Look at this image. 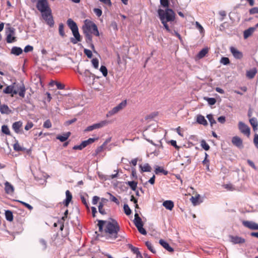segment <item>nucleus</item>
I'll use <instances>...</instances> for the list:
<instances>
[{
  "label": "nucleus",
  "instance_id": "nucleus-12",
  "mask_svg": "<svg viewBox=\"0 0 258 258\" xmlns=\"http://www.w3.org/2000/svg\"><path fill=\"white\" fill-rule=\"evenodd\" d=\"M231 142L236 147L242 149L243 147L242 140L238 136H234L232 138Z\"/></svg>",
  "mask_w": 258,
  "mask_h": 258
},
{
  "label": "nucleus",
  "instance_id": "nucleus-4",
  "mask_svg": "<svg viewBox=\"0 0 258 258\" xmlns=\"http://www.w3.org/2000/svg\"><path fill=\"white\" fill-rule=\"evenodd\" d=\"M26 88L23 84L21 85L16 84L14 83L13 85L8 86L4 90L3 93L5 94H11L12 96L17 94L24 98L25 95Z\"/></svg>",
  "mask_w": 258,
  "mask_h": 258
},
{
  "label": "nucleus",
  "instance_id": "nucleus-9",
  "mask_svg": "<svg viewBox=\"0 0 258 258\" xmlns=\"http://www.w3.org/2000/svg\"><path fill=\"white\" fill-rule=\"evenodd\" d=\"M238 128L244 135L249 137L250 135V128L244 123L242 121H240L238 123Z\"/></svg>",
  "mask_w": 258,
  "mask_h": 258
},
{
  "label": "nucleus",
  "instance_id": "nucleus-19",
  "mask_svg": "<svg viewBox=\"0 0 258 258\" xmlns=\"http://www.w3.org/2000/svg\"><path fill=\"white\" fill-rule=\"evenodd\" d=\"M159 242L160 245L167 251L169 252H173L174 251L173 248H172L166 241L163 239H160Z\"/></svg>",
  "mask_w": 258,
  "mask_h": 258
},
{
  "label": "nucleus",
  "instance_id": "nucleus-26",
  "mask_svg": "<svg viewBox=\"0 0 258 258\" xmlns=\"http://www.w3.org/2000/svg\"><path fill=\"white\" fill-rule=\"evenodd\" d=\"M66 199L63 201V204L65 206L67 207L69 205V204L71 202L72 199V196L71 193L70 192L69 190H67L66 191Z\"/></svg>",
  "mask_w": 258,
  "mask_h": 258
},
{
  "label": "nucleus",
  "instance_id": "nucleus-1",
  "mask_svg": "<svg viewBox=\"0 0 258 258\" xmlns=\"http://www.w3.org/2000/svg\"><path fill=\"white\" fill-rule=\"evenodd\" d=\"M97 225L99 231H104L108 239L115 240L118 237H124L119 234L120 227L117 221L114 219H111L110 221L98 220Z\"/></svg>",
  "mask_w": 258,
  "mask_h": 258
},
{
  "label": "nucleus",
  "instance_id": "nucleus-51",
  "mask_svg": "<svg viewBox=\"0 0 258 258\" xmlns=\"http://www.w3.org/2000/svg\"><path fill=\"white\" fill-rule=\"evenodd\" d=\"M108 194L110 196L109 199H110V200L111 201L114 202L117 205H119V201L118 200V199L116 197H115L114 196H113L112 194H111L110 193H108Z\"/></svg>",
  "mask_w": 258,
  "mask_h": 258
},
{
  "label": "nucleus",
  "instance_id": "nucleus-21",
  "mask_svg": "<svg viewBox=\"0 0 258 258\" xmlns=\"http://www.w3.org/2000/svg\"><path fill=\"white\" fill-rule=\"evenodd\" d=\"M139 168L141 172H151L152 170V168L148 163H145L143 165L140 164Z\"/></svg>",
  "mask_w": 258,
  "mask_h": 258
},
{
  "label": "nucleus",
  "instance_id": "nucleus-58",
  "mask_svg": "<svg viewBox=\"0 0 258 258\" xmlns=\"http://www.w3.org/2000/svg\"><path fill=\"white\" fill-rule=\"evenodd\" d=\"M84 51V53L87 56V57L88 58L92 57V52L91 50H90L89 49H85Z\"/></svg>",
  "mask_w": 258,
  "mask_h": 258
},
{
  "label": "nucleus",
  "instance_id": "nucleus-29",
  "mask_svg": "<svg viewBox=\"0 0 258 258\" xmlns=\"http://www.w3.org/2000/svg\"><path fill=\"white\" fill-rule=\"evenodd\" d=\"M71 133L70 132L66 133L63 135H59L56 137V139L60 142H63L66 141L70 137Z\"/></svg>",
  "mask_w": 258,
  "mask_h": 258
},
{
  "label": "nucleus",
  "instance_id": "nucleus-2",
  "mask_svg": "<svg viewBox=\"0 0 258 258\" xmlns=\"http://www.w3.org/2000/svg\"><path fill=\"white\" fill-rule=\"evenodd\" d=\"M158 14L159 17V19L164 26V27L168 32H170L172 34L173 33L175 35L179 38L181 39V36L180 34L175 31H174L173 32L170 29L167 22H171L174 21L175 19V13L174 11L169 8H167L165 10H163L162 9H158Z\"/></svg>",
  "mask_w": 258,
  "mask_h": 258
},
{
  "label": "nucleus",
  "instance_id": "nucleus-23",
  "mask_svg": "<svg viewBox=\"0 0 258 258\" xmlns=\"http://www.w3.org/2000/svg\"><path fill=\"white\" fill-rule=\"evenodd\" d=\"M162 205L167 210H172L174 207V203L170 200H167L163 203Z\"/></svg>",
  "mask_w": 258,
  "mask_h": 258
},
{
  "label": "nucleus",
  "instance_id": "nucleus-41",
  "mask_svg": "<svg viewBox=\"0 0 258 258\" xmlns=\"http://www.w3.org/2000/svg\"><path fill=\"white\" fill-rule=\"evenodd\" d=\"M204 99L206 100L210 105H213L216 102V100L214 98L205 97Z\"/></svg>",
  "mask_w": 258,
  "mask_h": 258
},
{
  "label": "nucleus",
  "instance_id": "nucleus-8",
  "mask_svg": "<svg viewBox=\"0 0 258 258\" xmlns=\"http://www.w3.org/2000/svg\"><path fill=\"white\" fill-rule=\"evenodd\" d=\"M108 123L107 120H102L96 123H94L90 126H88L85 130V132H89L95 129L100 128L106 126Z\"/></svg>",
  "mask_w": 258,
  "mask_h": 258
},
{
  "label": "nucleus",
  "instance_id": "nucleus-43",
  "mask_svg": "<svg viewBox=\"0 0 258 258\" xmlns=\"http://www.w3.org/2000/svg\"><path fill=\"white\" fill-rule=\"evenodd\" d=\"M2 132L7 135H10V131L9 130V128L8 126L6 125H3L2 126Z\"/></svg>",
  "mask_w": 258,
  "mask_h": 258
},
{
  "label": "nucleus",
  "instance_id": "nucleus-16",
  "mask_svg": "<svg viewBox=\"0 0 258 258\" xmlns=\"http://www.w3.org/2000/svg\"><path fill=\"white\" fill-rule=\"evenodd\" d=\"M230 241L234 244H239L244 243L245 240L244 238L234 236H230Z\"/></svg>",
  "mask_w": 258,
  "mask_h": 258
},
{
  "label": "nucleus",
  "instance_id": "nucleus-42",
  "mask_svg": "<svg viewBox=\"0 0 258 258\" xmlns=\"http://www.w3.org/2000/svg\"><path fill=\"white\" fill-rule=\"evenodd\" d=\"M201 146L206 151H208L210 149L209 145L204 140L201 141Z\"/></svg>",
  "mask_w": 258,
  "mask_h": 258
},
{
  "label": "nucleus",
  "instance_id": "nucleus-52",
  "mask_svg": "<svg viewBox=\"0 0 258 258\" xmlns=\"http://www.w3.org/2000/svg\"><path fill=\"white\" fill-rule=\"evenodd\" d=\"M200 195H198L196 197H192L190 199V200L193 204L194 205L196 206L198 204V201L199 199Z\"/></svg>",
  "mask_w": 258,
  "mask_h": 258
},
{
  "label": "nucleus",
  "instance_id": "nucleus-32",
  "mask_svg": "<svg viewBox=\"0 0 258 258\" xmlns=\"http://www.w3.org/2000/svg\"><path fill=\"white\" fill-rule=\"evenodd\" d=\"M0 112L2 114H9L10 110L7 105H3L0 106Z\"/></svg>",
  "mask_w": 258,
  "mask_h": 258
},
{
  "label": "nucleus",
  "instance_id": "nucleus-25",
  "mask_svg": "<svg viewBox=\"0 0 258 258\" xmlns=\"http://www.w3.org/2000/svg\"><path fill=\"white\" fill-rule=\"evenodd\" d=\"M22 126V122L20 121H16L13 123L12 128L16 133H20V128Z\"/></svg>",
  "mask_w": 258,
  "mask_h": 258
},
{
  "label": "nucleus",
  "instance_id": "nucleus-24",
  "mask_svg": "<svg viewBox=\"0 0 258 258\" xmlns=\"http://www.w3.org/2000/svg\"><path fill=\"white\" fill-rule=\"evenodd\" d=\"M23 52V50L21 47L14 46L11 49V53L16 56L20 55Z\"/></svg>",
  "mask_w": 258,
  "mask_h": 258
},
{
  "label": "nucleus",
  "instance_id": "nucleus-60",
  "mask_svg": "<svg viewBox=\"0 0 258 258\" xmlns=\"http://www.w3.org/2000/svg\"><path fill=\"white\" fill-rule=\"evenodd\" d=\"M39 242L42 246V249L44 250L47 247V243L46 241L43 239H40Z\"/></svg>",
  "mask_w": 258,
  "mask_h": 258
},
{
  "label": "nucleus",
  "instance_id": "nucleus-38",
  "mask_svg": "<svg viewBox=\"0 0 258 258\" xmlns=\"http://www.w3.org/2000/svg\"><path fill=\"white\" fill-rule=\"evenodd\" d=\"M127 184L133 190H136L137 186V182L135 181H128Z\"/></svg>",
  "mask_w": 258,
  "mask_h": 258
},
{
  "label": "nucleus",
  "instance_id": "nucleus-36",
  "mask_svg": "<svg viewBox=\"0 0 258 258\" xmlns=\"http://www.w3.org/2000/svg\"><path fill=\"white\" fill-rule=\"evenodd\" d=\"M208 52V49L207 48H203L198 53V56L200 58H202L204 57L206 54Z\"/></svg>",
  "mask_w": 258,
  "mask_h": 258
},
{
  "label": "nucleus",
  "instance_id": "nucleus-62",
  "mask_svg": "<svg viewBox=\"0 0 258 258\" xmlns=\"http://www.w3.org/2000/svg\"><path fill=\"white\" fill-rule=\"evenodd\" d=\"M93 30L92 31V32L94 33V34L96 36H98L99 35V33L97 27L96 25H93Z\"/></svg>",
  "mask_w": 258,
  "mask_h": 258
},
{
  "label": "nucleus",
  "instance_id": "nucleus-35",
  "mask_svg": "<svg viewBox=\"0 0 258 258\" xmlns=\"http://www.w3.org/2000/svg\"><path fill=\"white\" fill-rule=\"evenodd\" d=\"M13 148L14 150L16 151H22L25 150V148L21 147L18 142L14 144Z\"/></svg>",
  "mask_w": 258,
  "mask_h": 258
},
{
  "label": "nucleus",
  "instance_id": "nucleus-59",
  "mask_svg": "<svg viewBox=\"0 0 258 258\" xmlns=\"http://www.w3.org/2000/svg\"><path fill=\"white\" fill-rule=\"evenodd\" d=\"M249 12L250 15L258 14V7H254L251 8L249 10Z\"/></svg>",
  "mask_w": 258,
  "mask_h": 258
},
{
  "label": "nucleus",
  "instance_id": "nucleus-50",
  "mask_svg": "<svg viewBox=\"0 0 258 258\" xmlns=\"http://www.w3.org/2000/svg\"><path fill=\"white\" fill-rule=\"evenodd\" d=\"M220 62L224 65H227L230 63V60L228 57H222L220 60Z\"/></svg>",
  "mask_w": 258,
  "mask_h": 258
},
{
  "label": "nucleus",
  "instance_id": "nucleus-5",
  "mask_svg": "<svg viewBox=\"0 0 258 258\" xmlns=\"http://www.w3.org/2000/svg\"><path fill=\"white\" fill-rule=\"evenodd\" d=\"M67 25L71 30L74 37L71 38V42L75 44L81 41V36L79 32V29L76 23L72 19L70 18L67 20Z\"/></svg>",
  "mask_w": 258,
  "mask_h": 258
},
{
  "label": "nucleus",
  "instance_id": "nucleus-31",
  "mask_svg": "<svg viewBox=\"0 0 258 258\" xmlns=\"http://www.w3.org/2000/svg\"><path fill=\"white\" fill-rule=\"evenodd\" d=\"M5 217L7 221L11 222L13 220V215L10 210H6L5 211Z\"/></svg>",
  "mask_w": 258,
  "mask_h": 258
},
{
  "label": "nucleus",
  "instance_id": "nucleus-18",
  "mask_svg": "<svg viewBox=\"0 0 258 258\" xmlns=\"http://www.w3.org/2000/svg\"><path fill=\"white\" fill-rule=\"evenodd\" d=\"M255 26L254 27H251L249 28L248 29L245 30L243 32V37L244 39L247 38L248 37H249L255 30L256 29Z\"/></svg>",
  "mask_w": 258,
  "mask_h": 258
},
{
  "label": "nucleus",
  "instance_id": "nucleus-15",
  "mask_svg": "<svg viewBox=\"0 0 258 258\" xmlns=\"http://www.w3.org/2000/svg\"><path fill=\"white\" fill-rule=\"evenodd\" d=\"M230 50L233 56L236 59H241L243 56L241 52L237 50L234 47H230Z\"/></svg>",
  "mask_w": 258,
  "mask_h": 258
},
{
  "label": "nucleus",
  "instance_id": "nucleus-54",
  "mask_svg": "<svg viewBox=\"0 0 258 258\" xmlns=\"http://www.w3.org/2000/svg\"><path fill=\"white\" fill-rule=\"evenodd\" d=\"M17 202H19L21 204H22V205H23L24 206H25L30 211H31L33 209V207L32 206H31L30 205H29V204H28V203H25L24 202H23V201H20V200H17Z\"/></svg>",
  "mask_w": 258,
  "mask_h": 258
},
{
  "label": "nucleus",
  "instance_id": "nucleus-46",
  "mask_svg": "<svg viewBox=\"0 0 258 258\" xmlns=\"http://www.w3.org/2000/svg\"><path fill=\"white\" fill-rule=\"evenodd\" d=\"M145 244L149 250H150L152 253H155L156 252L155 250L153 248V246L150 242L146 241Z\"/></svg>",
  "mask_w": 258,
  "mask_h": 258
},
{
  "label": "nucleus",
  "instance_id": "nucleus-39",
  "mask_svg": "<svg viewBox=\"0 0 258 258\" xmlns=\"http://www.w3.org/2000/svg\"><path fill=\"white\" fill-rule=\"evenodd\" d=\"M63 27H64V25L62 23H60L59 24V27H58L59 34L62 37H64L65 36V33L64 31Z\"/></svg>",
  "mask_w": 258,
  "mask_h": 258
},
{
  "label": "nucleus",
  "instance_id": "nucleus-48",
  "mask_svg": "<svg viewBox=\"0 0 258 258\" xmlns=\"http://www.w3.org/2000/svg\"><path fill=\"white\" fill-rule=\"evenodd\" d=\"M92 64L95 69H98L99 67V60L97 58H93L91 60Z\"/></svg>",
  "mask_w": 258,
  "mask_h": 258
},
{
  "label": "nucleus",
  "instance_id": "nucleus-28",
  "mask_svg": "<svg viewBox=\"0 0 258 258\" xmlns=\"http://www.w3.org/2000/svg\"><path fill=\"white\" fill-rule=\"evenodd\" d=\"M257 73V70L255 68L246 71V77L249 79H252Z\"/></svg>",
  "mask_w": 258,
  "mask_h": 258
},
{
  "label": "nucleus",
  "instance_id": "nucleus-7",
  "mask_svg": "<svg viewBox=\"0 0 258 258\" xmlns=\"http://www.w3.org/2000/svg\"><path fill=\"white\" fill-rule=\"evenodd\" d=\"M78 72L80 75L83 76L84 80L87 84L90 85L93 84L95 76L89 70H85L84 72H81L79 71Z\"/></svg>",
  "mask_w": 258,
  "mask_h": 258
},
{
  "label": "nucleus",
  "instance_id": "nucleus-61",
  "mask_svg": "<svg viewBox=\"0 0 258 258\" xmlns=\"http://www.w3.org/2000/svg\"><path fill=\"white\" fill-rule=\"evenodd\" d=\"M33 49V46L28 45L26 46L24 48V51L25 52H28L32 51Z\"/></svg>",
  "mask_w": 258,
  "mask_h": 258
},
{
  "label": "nucleus",
  "instance_id": "nucleus-13",
  "mask_svg": "<svg viewBox=\"0 0 258 258\" xmlns=\"http://www.w3.org/2000/svg\"><path fill=\"white\" fill-rule=\"evenodd\" d=\"M242 224L246 227L251 230H258V224L250 221H243Z\"/></svg>",
  "mask_w": 258,
  "mask_h": 258
},
{
  "label": "nucleus",
  "instance_id": "nucleus-49",
  "mask_svg": "<svg viewBox=\"0 0 258 258\" xmlns=\"http://www.w3.org/2000/svg\"><path fill=\"white\" fill-rule=\"evenodd\" d=\"M195 25H196V28L199 30L201 34H203L204 33V29L198 22H196Z\"/></svg>",
  "mask_w": 258,
  "mask_h": 258
},
{
  "label": "nucleus",
  "instance_id": "nucleus-11",
  "mask_svg": "<svg viewBox=\"0 0 258 258\" xmlns=\"http://www.w3.org/2000/svg\"><path fill=\"white\" fill-rule=\"evenodd\" d=\"M14 30L13 28H9V32H6V41L7 43H11L16 41V37L14 36Z\"/></svg>",
  "mask_w": 258,
  "mask_h": 258
},
{
  "label": "nucleus",
  "instance_id": "nucleus-45",
  "mask_svg": "<svg viewBox=\"0 0 258 258\" xmlns=\"http://www.w3.org/2000/svg\"><path fill=\"white\" fill-rule=\"evenodd\" d=\"M123 210L124 212V213L126 215H130L131 214V210L129 206L127 204H124L123 205Z\"/></svg>",
  "mask_w": 258,
  "mask_h": 258
},
{
  "label": "nucleus",
  "instance_id": "nucleus-47",
  "mask_svg": "<svg viewBox=\"0 0 258 258\" xmlns=\"http://www.w3.org/2000/svg\"><path fill=\"white\" fill-rule=\"evenodd\" d=\"M100 71L102 73L103 76L106 77L107 75L108 71L105 66H101L100 68Z\"/></svg>",
  "mask_w": 258,
  "mask_h": 258
},
{
  "label": "nucleus",
  "instance_id": "nucleus-17",
  "mask_svg": "<svg viewBox=\"0 0 258 258\" xmlns=\"http://www.w3.org/2000/svg\"><path fill=\"white\" fill-rule=\"evenodd\" d=\"M5 190L7 194H12L14 191V186L8 181L5 183Z\"/></svg>",
  "mask_w": 258,
  "mask_h": 258
},
{
  "label": "nucleus",
  "instance_id": "nucleus-63",
  "mask_svg": "<svg viewBox=\"0 0 258 258\" xmlns=\"http://www.w3.org/2000/svg\"><path fill=\"white\" fill-rule=\"evenodd\" d=\"M55 83V85L57 87V88L58 89H59V90H62V89H64V85L61 84L59 82H54Z\"/></svg>",
  "mask_w": 258,
  "mask_h": 258
},
{
  "label": "nucleus",
  "instance_id": "nucleus-40",
  "mask_svg": "<svg viewBox=\"0 0 258 258\" xmlns=\"http://www.w3.org/2000/svg\"><path fill=\"white\" fill-rule=\"evenodd\" d=\"M103 206H103V204L102 203H99V206H98V211H99V212L103 215L106 214V211L103 208Z\"/></svg>",
  "mask_w": 258,
  "mask_h": 258
},
{
  "label": "nucleus",
  "instance_id": "nucleus-14",
  "mask_svg": "<svg viewBox=\"0 0 258 258\" xmlns=\"http://www.w3.org/2000/svg\"><path fill=\"white\" fill-rule=\"evenodd\" d=\"M242 224L246 227L251 230H258V224L250 221H243Z\"/></svg>",
  "mask_w": 258,
  "mask_h": 258
},
{
  "label": "nucleus",
  "instance_id": "nucleus-44",
  "mask_svg": "<svg viewBox=\"0 0 258 258\" xmlns=\"http://www.w3.org/2000/svg\"><path fill=\"white\" fill-rule=\"evenodd\" d=\"M206 117L208 118V119L209 120V121H210L211 125L212 126L214 124H216V121L214 119L212 114H208Z\"/></svg>",
  "mask_w": 258,
  "mask_h": 258
},
{
  "label": "nucleus",
  "instance_id": "nucleus-53",
  "mask_svg": "<svg viewBox=\"0 0 258 258\" xmlns=\"http://www.w3.org/2000/svg\"><path fill=\"white\" fill-rule=\"evenodd\" d=\"M52 126L51 122L49 119H47L43 123V126L45 128H49Z\"/></svg>",
  "mask_w": 258,
  "mask_h": 258
},
{
  "label": "nucleus",
  "instance_id": "nucleus-55",
  "mask_svg": "<svg viewBox=\"0 0 258 258\" xmlns=\"http://www.w3.org/2000/svg\"><path fill=\"white\" fill-rule=\"evenodd\" d=\"M137 228L139 232L141 234L144 235L147 234L146 230L143 228V225L139 226L138 227H137Z\"/></svg>",
  "mask_w": 258,
  "mask_h": 258
},
{
  "label": "nucleus",
  "instance_id": "nucleus-30",
  "mask_svg": "<svg viewBox=\"0 0 258 258\" xmlns=\"http://www.w3.org/2000/svg\"><path fill=\"white\" fill-rule=\"evenodd\" d=\"M84 33L85 35L86 41L87 43H91L92 41V37L89 32H88L87 30H85L84 28Z\"/></svg>",
  "mask_w": 258,
  "mask_h": 258
},
{
  "label": "nucleus",
  "instance_id": "nucleus-37",
  "mask_svg": "<svg viewBox=\"0 0 258 258\" xmlns=\"http://www.w3.org/2000/svg\"><path fill=\"white\" fill-rule=\"evenodd\" d=\"M130 248L132 251L137 255V256H141V252H140L139 248L133 246L132 245H130Z\"/></svg>",
  "mask_w": 258,
  "mask_h": 258
},
{
  "label": "nucleus",
  "instance_id": "nucleus-34",
  "mask_svg": "<svg viewBox=\"0 0 258 258\" xmlns=\"http://www.w3.org/2000/svg\"><path fill=\"white\" fill-rule=\"evenodd\" d=\"M249 122L250 123V124L253 127V130L255 131L257 129L258 126V123L257 121V120L255 118H252L249 119Z\"/></svg>",
  "mask_w": 258,
  "mask_h": 258
},
{
  "label": "nucleus",
  "instance_id": "nucleus-64",
  "mask_svg": "<svg viewBox=\"0 0 258 258\" xmlns=\"http://www.w3.org/2000/svg\"><path fill=\"white\" fill-rule=\"evenodd\" d=\"M253 143L255 147L258 149V134H255L253 139Z\"/></svg>",
  "mask_w": 258,
  "mask_h": 258
},
{
  "label": "nucleus",
  "instance_id": "nucleus-57",
  "mask_svg": "<svg viewBox=\"0 0 258 258\" xmlns=\"http://www.w3.org/2000/svg\"><path fill=\"white\" fill-rule=\"evenodd\" d=\"M93 11L98 17L101 16L102 14V10L98 8L94 9Z\"/></svg>",
  "mask_w": 258,
  "mask_h": 258
},
{
  "label": "nucleus",
  "instance_id": "nucleus-22",
  "mask_svg": "<svg viewBox=\"0 0 258 258\" xmlns=\"http://www.w3.org/2000/svg\"><path fill=\"white\" fill-rule=\"evenodd\" d=\"M96 25L94 23L91 22V21H89L88 22L87 20H85V26H84L83 27V29H84V28L85 29V30H87L88 32L91 31V30H93V25Z\"/></svg>",
  "mask_w": 258,
  "mask_h": 258
},
{
  "label": "nucleus",
  "instance_id": "nucleus-10",
  "mask_svg": "<svg viewBox=\"0 0 258 258\" xmlns=\"http://www.w3.org/2000/svg\"><path fill=\"white\" fill-rule=\"evenodd\" d=\"M152 132L153 133H155L156 132V128L155 127H153L152 125L149 126L148 128H147L146 130H145L143 131V136L144 138L149 143L152 144V145H155V144L153 143L152 140H150V139H148L147 137H148L150 135V132Z\"/></svg>",
  "mask_w": 258,
  "mask_h": 258
},
{
  "label": "nucleus",
  "instance_id": "nucleus-3",
  "mask_svg": "<svg viewBox=\"0 0 258 258\" xmlns=\"http://www.w3.org/2000/svg\"><path fill=\"white\" fill-rule=\"evenodd\" d=\"M36 8L42 14L43 19L50 27L54 25V21L51 15V10L49 7L47 0H38Z\"/></svg>",
  "mask_w": 258,
  "mask_h": 258
},
{
  "label": "nucleus",
  "instance_id": "nucleus-33",
  "mask_svg": "<svg viewBox=\"0 0 258 258\" xmlns=\"http://www.w3.org/2000/svg\"><path fill=\"white\" fill-rule=\"evenodd\" d=\"M155 173L156 174H158L159 173H162L164 175H167L168 174V171L165 170L163 168L157 166L155 168Z\"/></svg>",
  "mask_w": 258,
  "mask_h": 258
},
{
  "label": "nucleus",
  "instance_id": "nucleus-6",
  "mask_svg": "<svg viewBox=\"0 0 258 258\" xmlns=\"http://www.w3.org/2000/svg\"><path fill=\"white\" fill-rule=\"evenodd\" d=\"M126 100H123L121 102L109 111L106 114V116L110 117L117 113L118 112L122 110L126 106Z\"/></svg>",
  "mask_w": 258,
  "mask_h": 258
},
{
  "label": "nucleus",
  "instance_id": "nucleus-27",
  "mask_svg": "<svg viewBox=\"0 0 258 258\" xmlns=\"http://www.w3.org/2000/svg\"><path fill=\"white\" fill-rule=\"evenodd\" d=\"M197 122L198 123L204 125H207L208 124V122L205 118V117L201 114L197 115Z\"/></svg>",
  "mask_w": 258,
  "mask_h": 258
},
{
  "label": "nucleus",
  "instance_id": "nucleus-20",
  "mask_svg": "<svg viewBox=\"0 0 258 258\" xmlns=\"http://www.w3.org/2000/svg\"><path fill=\"white\" fill-rule=\"evenodd\" d=\"M134 223L136 226V227H138L139 226L143 225V223L142 220V219L139 216V214L136 213L135 214V219L134 220Z\"/></svg>",
  "mask_w": 258,
  "mask_h": 258
},
{
  "label": "nucleus",
  "instance_id": "nucleus-56",
  "mask_svg": "<svg viewBox=\"0 0 258 258\" xmlns=\"http://www.w3.org/2000/svg\"><path fill=\"white\" fill-rule=\"evenodd\" d=\"M160 4L164 8H168L169 6L168 0H160Z\"/></svg>",
  "mask_w": 258,
  "mask_h": 258
}]
</instances>
